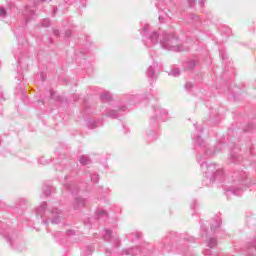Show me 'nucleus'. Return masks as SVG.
I'll return each mask as SVG.
<instances>
[{
	"mask_svg": "<svg viewBox=\"0 0 256 256\" xmlns=\"http://www.w3.org/2000/svg\"><path fill=\"white\" fill-rule=\"evenodd\" d=\"M45 209H47V202H42L36 209V215H39L43 219V216L45 215Z\"/></svg>",
	"mask_w": 256,
	"mask_h": 256,
	"instance_id": "11",
	"label": "nucleus"
},
{
	"mask_svg": "<svg viewBox=\"0 0 256 256\" xmlns=\"http://www.w3.org/2000/svg\"><path fill=\"white\" fill-rule=\"evenodd\" d=\"M159 43V33L152 32L149 36L147 41L145 42L146 47H152V45H157Z\"/></svg>",
	"mask_w": 256,
	"mask_h": 256,
	"instance_id": "7",
	"label": "nucleus"
},
{
	"mask_svg": "<svg viewBox=\"0 0 256 256\" xmlns=\"http://www.w3.org/2000/svg\"><path fill=\"white\" fill-rule=\"evenodd\" d=\"M253 124H249L248 125V128L245 129V131H251V129H253Z\"/></svg>",
	"mask_w": 256,
	"mask_h": 256,
	"instance_id": "38",
	"label": "nucleus"
},
{
	"mask_svg": "<svg viewBox=\"0 0 256 256\" xmlns=\"http://www.w3.org/2000/svg\"><path fill=\"white\" fill-rule=\"evenodd\" d=\"M65 37H71V31L70 30L66 31Z\"/></svg>",
	"mask_w": 256,
	"mask_h": 256,
	"instance_id": "39",
	"label": "nucleus"
},
{
	"mask_svg": "<svg viewBox=\"0 0 256 256\" xmlns=\"http://www.w3.org/2000/svg\"><path fill=\"white\" fill-rule=\"evenodd\" d=\"M65 237H73L75 235V230H67L66 233H64Z\"/></svg>",
	"mask_w": 256,
	"mask_h": 256,
	"instance_id": "31",
	"label": "nucleus"
},
{
	"mask_svg": "<svg viewBox=\"0 0 256 256\" xmlns=\"http://www.w3.org/2000/svg\"><path fill=\"white\" fill-rule=\"evenodd\" d=\"M194 5H195V1H190V2H189V6H190V7H193Z\"/></svg>",
	"mask_w": 256,
	"mask_h": 256,
	"instance_id": "43",
	"label": "nucleus"
},
{
	"mask_svg": "<svg viewBox=\"0 0 256 256\" xmlns=\"http://www.w3.org/2000/svg\"><path fill=\"white\" fill-rule=\"evenodd\" d=\"M87 205V199L81 198V197H76L73 203V208L74 209H83Z\"/></svg>",
	"mask_w": 256,
	"mask_h": 256,
	"instance_id": "10",
	"label": "nucleus"
},
{
	"mask_svg": "<svg viewBox=\"0 0 256 256\" xmlns=\"http://www.w3.org/2000/svg\"><path fill=\"white\" fill-rule=\"evenodd\" d=\"M195 65H196L195 61H194V60H191V61H189V62L187 63L186 67H187V69H194V68H195Z\"/></svg>",
	"mask_w": 256,
	"mask_h": 256,
	"instance_id": "28",
	"label": "nucleus"
},
{
	"mask_svg": "<svg viewBox=\"0 0 256 256\" xmlns=\"http://www.w3.org/2000/svg\"><path fill=\"white\" fill-rule=\"evenodd\" d=\"M140 237L141 234H139V232H133L127 236V239H129V241H137Z\"/></svg>",
	"mask_w": 256,
	"mask_h": 256,
	"instance_id": "19",
	"label": "nucleus"
},
{
	"mask_svg": "<svg viewBox=\"0 0 256 256\" xmlns=\"http://www.w3.org/2000/svg\"><path fill=\"white\" fill-rule=\"evenodd\" d=\"M53 33H54V35H55L56 37H59V30H56V29H55V30L53 31Z\"/></svg>",
	"mask_w": 256,
	"mask_h": 256,
	"instance_id": "41",
	"label": "nucleus"
},
{
	"mask_svg": "<svg viewBox=\"0 0 256 256\" xmlns=\"http://www.w3.org/2000/svg\"><path fill=\"white\" fill-rule=\"evenodd\" d=\"M43 192L46 195V197H49V195H51V187L44 189Z\"/></svg>",
	"mask_w": 256,
	"mask_h": 256,
	"instance_id": "34",
	"label": "nucleus"
},
{
	"mask_svg": "<svg viewBox=\"0 0 256 256\" xmlns=\"http://www.w3.org/2000/svg\"><path fill=\"white\" fill-rule=\"evenodd\" d=\"M22 15L26 19V23H29L31 19H35V7L26 6L22 11Z\"/></svg>",
	"mask_w": 256,
	"mask_h": 256,
	"instance_id": "6",
	"label": "nucleus"
},
{
	"mask_svg": "<svg viewBox=\"0 0 256 256\" xmlns=\"http://www.w3.org/2000/svg\"><path fill=\"white\" fill-rule=\"evenodd\" d=\"M127 109V107L126 106H122L121 108H119V110L118 111H125Z\"/></svg>",
	"mask_w": 256,
	"mask_h": 256,
	"instance_id": "42",
	"label": "nucleus"
},
{
	"mask_svg": "<svg viewBox=\"0 0 256 256\" xmlns=\"http://www.w3.org/2000/svg\"><path fill=\"white\" fill-rule=\"evenodd\" d=\"M204 255H206V256L211 255V250H210V249H206V250L204 251Z\"/></svg>",
	"mask_w": 256,
	"mask_h": 256,
	"instance_id": "36",
	"label": "nucleus"
},
{
	"mask_svg": "<svg viewBox=\"0 0 256 256\" xmlns=\"http://www.w3.org/2000/svg\"><path fill=\"white\" fill-rule=\"evenodd\" d=\"M160 45L166 51H183L181 40L173 33H163L160 35Z\"/></svg>",
	"mask_w": 256,
	"mask_h": 256,
	"instance_id": "3",
	"label": "nucleus"
},
{
	"mask_svg": "<svg viewBox=\"0 0 256 256\" xmlns=\"http://www.w3.org/2000/svg\"><path fill=\"white\" fill-rule=\"evenodd\" d=\"M51 25V21L49 19H44L42 21V27H49Z\"/></svg>",
	"mask_w": 256,
	"mask_h": 256,
	"instance_id": "32",
	"label": "nucleus"
},
{
	"mask_svg": "<svg viewBox=\"0 0 256 256\" xmlns=\"http://www.w3.org/2000/svg\"><path fill=\"white\" fill-rule=\"evenodd\" d=\"M93 251H95L94 246H86L83 248L81 256L93 255Z\"/></svg>",
	"mask_w": 256,
	"mask_h": 256,
	"instance_id": "14",
	"label": "nucleus"
},
{
	"mask_svg": "<svg viewBox=\"0 0 256 256\" xmlns=\"http://www.w3.org/2000/svg\"><path fill=\"white\" fill-rule=\"evenodd\" d=\"M206 245L207 247H209L210 249H213L215 247H217V239L216 238H209L206 241Z\"/></svg>",
	"mask_w": 256,
	"mask_h": 256,
	"instance_id": "17",
	"label": "nucleus"
},
{
	"mask_svg": "<svg viewBox=\"0 0 256 256\" xmlns=\"http://www.w3.org/2000/svg\"><path fill=\"white\" fill-rule=\"evenodd\" d=\"M199 133H203V128H199Z\"/></svg>",
	"mask_w": 256,
	"mask_h": 256,
	"instance_id": "49",
	"label": "nucleus"
},
{
	"mask_svg": "<svg viewBox=\"0 0 256 256\" xmlns=\"http://www.w3.org/2000/svg\"><path fill=\"white\" fill-rule=\"evenodd\" d=\"M90 177H91V181H92L93 183H99V175H97V174L91 175V174H90Z\"/></svg>",
	"mask_w": 256,
	"mask_h": 256,
	"instance_id": "27",
	"label": "nucleus"
},
{
	"mask_svg": "<svg viewBox=\"0 0 256 256\" xmlns=\"http://www.w3.org/2000/svg\"><path fill=\"white\" fill-rule=\"evenodd\" d=\"M154 113H155L156 117H152L150 119L151 125H154V123H157V119H158V121H166L167 110H165L159 106H156V107H154Z\"/></svg>",
	"mask_w": 256,
	"mask_h": 256,
	"instance_id": "5",
	"label": "nucleus"
},
{
	"mask_svg": "<svg viewBox=\"0 0 256 256\" xmlns=\"http://www.w3.org/2000/svg\"><path fill=\"white\" fill-rule=\"evenodd\" d=\"M87 126L89 127V129H95V127H97V122H95V120H89L87 122Z\"/></svg>",
	"mask_w": 256,
	"mask_h": 256,
	"instance_id": "26",
	"label": "nucleus"
},
{
	"mask_svg": "<svg viewBox=\"0 0 256 256\" xmlns=\"http://www.w3.org/2000/svg\"><path fill=\"white\" fill-rule=\"evenodd\" d=\"M157 67V63H154L152 66L148 68L147 75L150 79H156L157 74H155V68Z\"/></svg>",
	"mask_w": 256,
	"mask_h": 256,
	"instance_id": "13",
	"label": "nucleus"
},
{
	"mask_svg": "<svg viewBox=\"0 0 256 256\" xmlns=\"http://www.w3.org/2000/svg\"><path fill=\"white\" fill-rule=\"evenodd\" d=\"M103 239L107 243L105 249L106 256H137L141 255V253L142 255H147V253H149V249H151L149 244H144L141 250H139L138 247L121 250V240L119 239V235L109 229L104 230Z\"/></svg>",
	"mask_w": 256,
	"mask_h": 256,
	"instance_id": "1",
	"label": "nucleus"
},
{
	"mask_svg": "<svg viewBox=\"0 0 256 256\" xmlns=\"http://www.w3.org/2000/svg\"><path fill=\"white\" fill-rule=\"evenodd\" d=\"M52 213V219H51V223L53 225H58V223H61V217H59V215H61V210L57 209V208H53L51 210Z\"/></svg>",
	"mask_w": 256,
	"mask_h": 256,
	"instance_id": "9",
	"label": "nucleus"
},
{
	"mask_svg": "<svg viewBox=\"0 0 256 256\" xmlns=\"http://www.w3.org/2000/svg\"><path fill=\"white\" fill-rule=\"evenodd\" d=\"M154 139H157V136H155Z\"/></svg>",
	"mask_w": 256,
	"mask_h": 256,
	"instance_id": "53",
	"label": "nucleus"
},
{
	"mask_svg": "<svg viewBox=\"0 0 256 256\" xmlns=\"http://www.w3.org/2000/svg\"><path fill=\"white\" fill-rule=\"evenodd\" d=\"M221 57L222 59L225 61V59H227V56L224 53H221Z\"/></svg>",
	"mask_w": 256,
	"mask_h": 256,
	"instance_id": "44",
	"label": "nucleus"
},
{
	"mask_svg": "<svg viewBox=\"0 0 256 256\" xmlns=\"http://www.w3.org/2000/svg\"><path fill=\"white\" fill-rule=\"evenodd\" d=\"M12 9H13V11H15L16 7L14 5H12Z\"/></svg>",
	"mask_w": 256,
	"mask_h": 256,
	"instance_id": "50",
	"label": "nucleus"
},
{
	"mask_svg": "<svg viewBox=\"0 0 256 256\" xmlns=\"http://www.w3.org/2000/svg\"><path fill=\"white\" fill-rule=\"evenodd\" d=\"M44 223H45V225H47L48 221L46 220V221H44Z\"/></svg>",
	"mask_w": 256,
	"mask_h": 256,
	"instance_id": "51",
	"label": "nucleus"
},
{
	"mask_svg": "<svg viewBox=\"0 0 256 256\" xmlns=\"http://www.w3.org/2000/svg\"><path fill=\"white\" fill-rule=\"evenodd\" d=\"M40 1L44 2L45 0H40Z\"/></svg>",
	"mask_w": 256,
	"mask_h": 256,
	"instance_id": "54",
	"label": "nucleus"
},
{
	"mask_svg": "<svg viewBox=\"0 0 256 256\" xmlns=\"http://www.w3.org/2000/svg\"><path fill=\"white\" fill-rule=\"evenodd\" d=\"M54 11H57V7H56V8H54Z\"/></svg>",
	"mask_w": 256,
	"mask_h": 256,
	"instance_id": "52",
	"label": "nucleus"
},
{
	"mask_svg": "<svg viewBox=\"0 0 256 256\" xmlns=\"http://www.w3.org/2000/svg\"><path fill=\"white\" fill-rule=\"evenodd\" d=\"M197 161L200 163L209 183H213L214 181H223V168L219 167L217 164H207V162L201 163V158H199V156L197 157Z\"/></svg>",
	"mask_w": 256,
	"mask_h": 256,
	"instance_id": "2",
	"label": "nucleus"
},
{
	"mask_svg": "<svg viewBox=\"0 0 256 256\" xmlns=\"http://www.w3.org/2000/svg\"><path fill=\"white\" fill-rule=\"evenodd\" d=\"M108 117H112V119H117L119 117L117 110H110L106 113Z\"/></svg>",
	"mask_w": 256,
	"mask_h": 256,
	"instance_id": "23",
	"label": "nucleus"
},
{
	"mask_svg": "<svg viewBox=\"0 0 256 256\" xmlns=\"http://www.w3.org/2000/svg\"><path fill=\"white\" fill-rule=\"evenodd\" d=\"M15 59H17L19 61V56H17V54L14 55Z\"/></svg>",
	"mask_w": 256,
	"mask_h": 256,
	"instance_id": "48",
	"label": "nucleus"
},
{
	"mask_svg": "<svg viewBox=\"0 0 256 256\" xmlns=\"http://www.w3.org/2000/svg\"><path fill=\"white\" fill-rule=\"evenodd\" d=\"M185 89H186V91H191V89H193V83H191V82L186 83Z\"/></svg>",
	"mask_w": 256,
	"mask_h": 256,
	"instance_id": "33",
	"label": "nucleus"
},
{
	"mask_svg": "<svg viewBox=\"0 0 256 256\" xmlns=\"http://www.w3.org/2000/svg\"><path fill=\"white\" fill-rule=\"evenodd\" d=\"M195 205H197V201H193V205L191 206L192 207V209H195Z\"/></svg>",
	"mask_w": 256,
	"mask_h": 256,
	"instance_id": "46",
	"label": "nucleus"
},
{
	"mask_svg": "<svg viewBox=\"0 0 256 256\" xmlns=\"http://www.w3.org/2000/svg\"><path fill=\"white\" fill-rule=\"evenodd\" d=\"M40 77H41L42 81H45V73L41 72Z\"/></svg>",
	"mask_w": 256,
	"mask_h": 256,
	"instance_id": "40",
	"label": "nucleus"
},
{
	"mask_svg": "<svg viewBox=\"0 0 256 256\" xmlns=\"http://www.w3.org/2000/svg\"><path fill=\"white\" fill-rule=\"evenodd\" d=\"M154 136H155V133L152 132L151 134L148 135V139H151V137H154Z\"/></svg>",
	"mask_w": 256,
	"mask_h": 256,
	"instance_id": "45",
	"label": "nucleus"
},
{
	"mask_svg": "<svg viewBox=\"0 0 256 256\" xmlns=\"http://www.w3.org/2000/svg\"><path fill=\"white\" fill-rule=\"evenodd\" d=\"M230 159H231V161H232L233 163H235V161H237V154L231 153V154H230Z\"/></svg>",
	"mask_w": 256,
	"mask_h": 256,
	"instance_id": "35",
	"label": "nucleus"
},
{
	"mask_svg": "<svg viewBox=\"0 0 256 256\" xmlns=\"http://www.w3.org/2000/svg\"><path fill=\"white\" fill-rule=\"evenodd\" d=\"M81 165H89L91 163V158L87 155H82L79 160Z\"/></svg>",
	"mask_w": 256,
	"mask_h": 256,
	"instance_id": "18",
	"label": "nucleus"
},
{
	"mask_svg": "<svg viewBox=\"0 0 256 256\" xmlns=\"http://www.w3.org/2000/svg\"><path fill=\"white\" fill-rule=\"evenodd\" d=\"M169 75L172 77H179L181 75V72L179 71V68H173L170 72Z\"/></svg>",
	"mask_w": 256,
	"mask_h": 256,
	"instance_id": "24",
	"label": "nucleus"
},
{
	"mask_svg": "<svg viewBox=\"0 0 256 256\" xmlns=\"http://www.w3.org/2000/svg\"><path fill=\"white\" fill-rule=\"evenodd\" d=\"M4 237H6L8 243H10L12 247L19 245V241L13 240V237L9 236V234L4 235Z\"/></svg>",
	"mask_w": 256,
	"mask_h": 256,
	"instance_id": "20",
	"label": "nucleus"
},
{
	"mask_svg": "<svg viewBox=\"0 0 256 256\" xmlns=\"http://www.w3.org/2000/svg\"><path fill=\"white\" fill-rule=\"evenodd\" d=\"M199 5H200V7H204V5H205V0H199Z\"/></svg>",
	"mask_w": 256,
	"mask_h": 256,
	"instance_id": "37",
	"label": "nucleus"
},
{
	"mask_svg": "<svg viewBox=\"0 0 256 256\" xmlns=\"http://www.w3.org/2000/svg\"><path fill=\"white\" fill-rule=\"evenodd\" d=\"M54 239L56 241H59L61 243V241H64V239H66L65 237V233L61 232V231H57L54 233Z\"/></svg>",
	"mask_w": 256,
	"mask_h": 256,
	"instance_id": "16",
	"label": "nucleus"
},
{
	"mask_svg": "<svg viewBox=\"0 0 256 256\" xmlns=\"http://www.w3.org/2000/svg\"><path fill=\"white\" fill-rule=\"evenodd\" d=\"M63 188H64L65 191H68L72 195H77V193H79V188L77 187V185H75L71 182L64 183Z\"/></svg>",
	"mask_w": 256,
	"mask_h": 256,
	"instance_id": "8",
	"label": "nucleus"
},
{
	"mask_svg": "<svg viewBox=\"0 0 256 256\" xmlns=\"http://www.w3.org/2000/svg\"><path fill=\"white\" fill-rule=\"evenodd\" d=\"M142 37H147V33H149V24H145L143 28L140 30Z\"/></svg>",
	"mask_w": 256,
	"mask_h": 256,
	"instance_id": "22",
	"label": "nucleus"
},
{
	"mask_svg": "<svg viewBox=\"0 0 256 256\" xmlns=\"http://www.w3.org/2000/svg\"><path fill=\"white\" fill-rule=\"evenodd\" d=\"M220 227H221V218L216 217L215 219H213L211 223V231L215 233V231H217V229H219Z\"/></svg>",
	"mask_w": 256,
	"mask_h": 256,
	"instance_id": "12",
	"label": "nucleus"
},
{
	"mask_svg": "<svg viewBox=\"0 0 256 256\" xmlns=\"http://www.w3.org/2000/svg\"><path fill=\"white\" fill-rule=\"evenodd\" d=\"M159 21H160V23L163 22V17L162 16H159Z\"/></svg>",
	"mask_w": 256,
	"mask_h": 256,
	"instance_id": "47",
	"label": "nucleus"
},
{
	"mask_svg": "<svg viewBox=\"0 0 256 256\" xmlns=\"http://www.w3.org/2000/svg\"><path fill=\"white\" fill-rule=\"evenodd\" d=\"M195 143H196V145H199L200 147L203 146V139L201 138V136H197V138L195 139Z\"/></svg>",
	"mask_w": 256,
	"mask_h": 256,
	"instance_id": "29",
	"label": "nucleus"
},
{
	"mask_svg": "<svg viewBox=\"0 0 256 256\" xmlns=\"http://www.w3.org/2000/svg\"><path fill=\"white\" fill-rule=\"evenodd\" d=\"M219 150H213L211 148H208L205 152L206 157H213L215 153H217Z\"/></svg>",
	"mask_w": 256,
	"mask_h": 256,
	"instance_id": "25",
	"label": "nucleus"
},
{
	"mask_svg": "<svg viewBox=\"0 0 256 256\" xmlns=\"http://www.w3.org/2000/svg\"><path fill=\"white\" fill-rule=\"evenodd\" d=\"M100 99L103 103H107V101H111V94H109V92H106L100 96Z\"/></svg>",
	"mask_w": 256,
	"mask_h": 256,
	"instance_id": "21",
	"label": "nucleus"
},
{
	"mask_svg": "<svg viewBox=\"0 0 256 256\" xmlns=\"http://www.w3.org/2000/svg\"><path fill=\"white\" fill-rule=\"evenodd\" d=\"M245 179H247V174L243 171L240 172H234L232 175V181L233 183H236L237 187H230L226 190V195H243V187L247 185L245 182Z\"/></svg>",
	"mask_w": 256,
	"mask_h": 256,
	"instance_id": "4",
	"label": "nucleus"
},
{
	"mask_svg": "<svg viewBox=\"0 0 256 256\" xmlns=\"http://www.w3.org/2000/svg\"><path fill=\"white\" fill-rule=\"evenodd\" d=\"M96 217L98 219H103V217H108V213L106 210H103L102 208H98L95 212Z\"/></svg>",
	"mask_w": 256,
	"mask_h": 256,
	"instance_id": "15",
	"label": "nucleus"
},
{
	"mask_svg": "<svg viewBox=\"0 0 256 256\" xmlns=\"http://www.w3.org/2000/svg\"><path fill=\"white\" fill-rule=\"evenodd\" d=\"M0 17L4 19V17H7V10L5 8L0 7Z\"/></svg>",
	"mask_w": 256,
	"mask_h": 256,
	"instance_id": "30",
	"label": "nucleus"
}]
</instances>
